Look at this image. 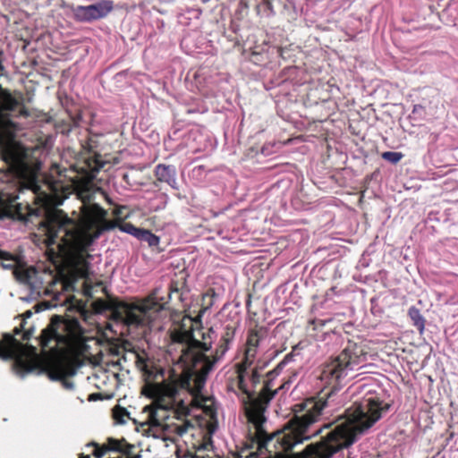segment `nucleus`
<instances>
[{
    "mask_svg": "<svg viewBox=\"0 0 458 458\" xmlns=\"http://www.w3.org/2000/svg\"><path fill=\"white\" fill-rule=\"evenodd\" d=\"M114 9L111 0H100L89 5H77L72 7V13L76 21L89 22L106 17Z\"/></svg>",
    "mask_w": 458,
    "mask_h": 458,
    "instance_id": "0eeeda50",
    "label": "nucleus"
},
{
    "mask_svg": "<svg viewBox=\"0 0 458 458\" xmlns=\"http://www.w3.org/2000/svg\"><path fill=\"white\" fill-rule=\"evenodd\" d=\"M92 445L95 446L93 455L97 458L103 457L107 450L121 451L120 443L114 439H109L108 445L106 447H98L95 443H92Z\"/></svg>",
    "mask_w": 458,
    "mask_h": 458,
    "instance_id": "ddd939ff",
    "label": "nucleus"
},
{
    "mask_svg": "<svg viewBox=\"0 0 458 458\" xmlns=\"http://www.w3.org/2000/svg\"><path fill=\"white\" fill-rule=\"evenodd\" d=\"M423 110H424V107L421 105H414L413 106V109H412V113L416 114V113H420V112H421Z\"/></svg>",
    "mask_w": 458,
    "mask_h": 458,
    "instance_id": "4be33fe9",
    "label": "nucleus"
},
{
    "mask_svg": "<svg viewBox=\"0 0 458 458\" xmlns=\"http://www.w3.org/2000/svg\"><path fill=\"white\" fill-rule=\"evenodd\" d=\"M113 418L118 424H125L130 419V413L127 410L120 405H115L113 408Z\"/></svg>",
    "mask_w": 458,
    "mask_h": 458,
    "instance_id": "2eb2a0df",
    "label": "nucleus"
},
{
    "mask_svg": "<svg viewBox=\"0 0 458 458\" xmlns=\"http://www.w3.org/2000/svg\"><path fill=\"white\" fill-rule=\"evenodd\" d=\"M155 176L157 181L167 183L173 189H178L176 169L174 166L159 164L155 167Z\"/></svg>",
    "mask_w": 458,
    "mask_h": 458,
    "instance_id": "9b49d317",
    "label": "nucleus"
},
{
    "mask_svg": "<svg viewBox=\"0 0 458 458\" xmlns=\"http://www.w3.org/2000/svg\"><path fill=\"white\" fill-rule=\"evenodd\" d=\"M80 458H89V455H81Z\"/></svg>",
    "mask_w": 458,
    "mask_h": 458,
    "instance_id": "a878e982",
    "label": "nucleus"
},
{
    "mask_svg": "<svg viewBox=\"0 0 458 458\" xmlns=\"http://www.w3.org/2000/svg\"><path fill=\"white\" fill-rule=\"evenodd\" d=\"M41 348V356L33 345H24L9 334L0 341V357L14 359L17 374L24 377L33 371L42 360L47 367L49 379L60 380L65 389L74 388L73 382L67 380L73 370L64 360L68 354H78L84 351L86 344L82 329L77 319H62L55 316L42 330L37 339Z\"/></svg>",
    "mask_w": 458,
    "mask_h": 458,
    "instance_id": "20e7f679",
    "label": "nucleus"
},
{
    "mask_svg": "<svg viewBox=\"0 0 458 458\" xmlns=\"http://www.w3.org/2000/svg\"><path fill=\"white\" fill-rule=\"evenodd\" d=\"M15 274L21 283L29 286L32 295L39 296L45 292L42 275L34 267L18 269Z\"/></svg>",
    "mask_w": 458,
    "mask_h": 458,
    "instance_id": "1a4fd4ad",
    "label": "nucleus"
},
{
    "mask_svg": "<svg viewBox=\"0 0 458 458\" xmlns=\"http://www.w3.org/2000/svg\"><path fill=\"white\" fill-rule=\"evenodd\" d=\"M31 315H32V312H31L30 310H27V311L23 314V317H24L25 318H30V317H31Z\"/></svg>",
    "mask_w": 458,
    "mask_h": 458,
    "instance_id": "5701e85b",
    "label": "nucleus"
},
{
    "mask_svg": "<svg viewBox=\"0 0 458 458\" xmlns=\"http://www.w3.org/2000/svg\"><path fill=\"white\" fill-rule=\"evenodd\" d=\"M365 361L366 354L361 348L350 345L324 367L321 379L337 388L352 372L362 368Z\"/></svg>",
    "mask_w": 458,
    "mask_h": 458,
    "instance_id": "39448f33",
    "label": "nucleus"
},
{
    "mask_svg": "<svg viewBox=\"0 0 458 458\" xmlns=\"http://www.w3.org/2000/svg\"><path fill=\"white\" fill-rule=\"evenodd\" d=\"M137 239L147 242L149 247H157L160 242L158 236L152 233L151 231L143 228H141L140 233L137 235Z\"/></svg>",
    "mask_w": 458,
    "mask_h": 458,
    "instance_id": "f8f14e48",
    "label": "nucleus"
},
{
    "mask_svg": "<svg viewBox=\"0 0 458 458\" xmlns=\"http://www.w3.org/2000/svg\"><path fill=\"white\" fill-rule=\"evenodd\" d=\"M382 158L392 164H397L403 158V154L400 152L386 151L382 154Z\"/></svg>",
    "mask_w": 458,
    "mask_h": 458,
    "instance_id": "a211bd4d",
    "label": "nucleus"
},
{
    "mask_svg": "<svg viewBox=\"0 0 458 458\" xmlns=\"http://www.w3.org/2000/svg\"><path fill=\"white\" fill-rule=\"evenodd\" d=\"M183 323L171 332V348L178 345L181 354L177 365L182 369L181 374H173L168 379L164 378L165 370L151 362L146 354L132 351L136 367L142 371L146 381L144 392L154 401L151 405L145 406L143 412L147 414L146 423L153 430L163 435L165 439L174 440L182 437L193 425L185 420L189 409L179 398L180 389H191V380L196 387L201 388L208 375L213 370L215 364L221 360L229 350L220 345L215 355L210 359L204 352L212 346V328L207 333L198 330L194 332L193 323Z\"/></svg>",
    "mask_w": 458,
    "mask_h": 458,
    "instance_id": "7ed1b4c3",
    "label": "nucleus"
},
{
    "mask_svg": "<svg viewBox=\"0 0 458 458\" xmlns=\"http://www.w3.org/2000/svg\"><path fill=\"white\" fill-rule=\"evenodd\" d=\"M33 331H34V329H33V328H29V329H27V330L24 332V334H23V339H24V340H29V339L31 337V335H32V334H33Z\"/></svg>",
    "mask_w": 458,
    "mask_h": 458,
    "instance_id": "412c9836",
    "label": "nucleus"
},
{
    "mask_svg": "<svg viewBox=\"0 0 458 458\" xmlns=\"http://www.w3.org/2000/svg\"><path fill=\"white\" fill-rule=\"evenodd\" d=\"M267 329L264 327H257L248 333L244 360L241 368L247 369L255 360L258 348L266 341Z\"/></svg>",
    "mask_w": 458,
    "mask_h": 458,
    "instance_id": "6e6552de",
    "label": "nucleus"
},
{
    "mask_svg": "<svg viewBox=\"0 0 458 458\" xmlns=\"http://www.w3.org/2000/svg\"><path fill=\"white\" fill-rule=\"evenodd\" d=\"M0 110L18 111V116H30L29 110L21 104V96L19 98L12 95L10 91L0 87Z\"/></svg>",
    "mask_w": 458,
    "mask_h": 458,
    "instance_id": "9d476101",
    "label": "nucleus"
},
{
    "mask_svg": "<svg viewBox=\"0 0 458 458\" xmlns=\"http://www.w3.org/2000/svg\"><path fill=\"white\" fill-rule=\"evenodd\" d=\"M120 231L131 234L137 238V235L140 233L141 228L136 227L131 223H124L123 225H118Z\"/></svg>",
    "mask_w": 458,
    "mask_h": 458,
    "instance_id": "f3484780",
    "label": "nucleus"
},
{
    "mask_svg": "<svg viewBox=\"0 0 458 458\" xmlns=\"http://www.w3.org/2000/svg\"><path fill=\"white\" fill-rule=\"evenodd\" d=\"M409 317L413 322V325L420 330V332H423L425 328V319L423 316L420 314V311L416 307H411L408 310Z\"/></svg>",
    "mask_w": 458,
    "mask_h": 458,
    "instance_id": "4468645a",
    "label": "nucleus"
},
{
    "mask_svg": "<svg viewBox=\"0 0 458 458\" xmlns=\"http://www.w3.org/2000/svg\"><path fill=\"white\" fill-rule=\"evenodd\" d=\"M19 332H20V329L16 327V328L14 329V333H15L16 335H18V334H19Z\"/></svg>",
    "mask_w": 458,
    "mask_h": 458,
    "instance_id": "393cba45",
    "label": "nucleus"
},
{
    "mask_svg": "<svg viewBox=\"0 0 458 458\" xmlns=\"http://www.w3.org/2000/svg\"><path fill=\"white\" fill-rule=\"evenodd\" d=\"M259 374L257 369H254L251 373V381L253 384H257L259 381Z\"/></svg>",
    "mask_w": 458,
    "mask_h": 458,
    "instance_id": "aec40b11",
    "label": "nucleus"
},
{
    "mask_svg": "<svg viewBox=\"0 0 458 458\" xmlns=\"http://www.w3.org/2000/svg\"><path fill=\"white\" fill-rule=\"evenodd\" d=\"M6 256H7L6 252L0 251V259H5Z\"/></svg>",
    "mask_w": 458,
    "mask_h": 458,
    "instance_id": "b1692460",
    "label": "nucleus"
},
{
    "mask_svg": "<svg viewBox=\"0 0 458 458\" xmlns=\"http://www.w3.org/2000/svg\"><path fill=\"white\" fill-rule=\"evenodd\" d=\"M163 309L153 295L136 303H118L114 311V318L128 327H145L154 321Z\"/></svg>",
    "mask_w": 458,
    "mask_h": 458,
    "instance_id": "423d86ee",
    "label": "nucleus"
},
{
    "mask_svg": "<svg viewBox=\"0 0 458 458\" xmlns=\"http://www.w3.org/2000/svg\"><path fill=\"white\" fill-rule=\"evenodd\" d=\"M211 445H212V442H211L210 437L204 438L203 442L201 444H199L198 450L207 451V450L210 449Z\"/></svg>",
    "mask_w": 458,
    "mask_h": 458,
    "instance_id": "6ab92c4d",
    "label": "nucleus"
},
{
    "mask_svg": "<svg viewBox=\"0 0 458 458\" xmlns=\"http://www.w3.org/2000/svg\"><path fill=\"white\" fill-rule=\"evenodd\" d=\"M239 387L246 397L242 400L248 422L254 429L253 437L257 441L258 449H263L276 458H284V453L292 450L295 445L310 439L320 433L321 428L311 430L324 411L330 406L332 392L327 398L309 399L299 406L303 413L295 416L288 422V427L283 432H268V423L266 416L267 404L273 399L276 391H272L267 383L257 397H252L245 388L243 376L239 375ZM388 403L380 401L377 396H369L347 410L346 419L339 422L331 430L325 440L318 444L309 445L294 458H330L342 448L352 445L358 437L365 434L382 416L388 411Z\"/></svg>",
    "mask_w": 458,
    "mask_h": 458,
    "instance_id": "f03ea898",
    "label": "nucleus"
},
{
    "mask_svg": "<svg viewBox=\"0 0 458 458\" xmlns=\"http://www.w3.org/2000/svg\"><path fill=\"white\" fill-rule=\"evenodd\" d=\"M235 330L232 327H226L225 328V332L221 338V344L224 346H227V348H230V344L233 342L234 338Z\"/></svg>",
    "mask_w": 458,
    "mask_h": 458,
    "instance_id": "dca6fc26",
    "label": "nucleus"
},
{
    "mask_svg": "<svg viewBox=\"0 0 458 458\" xmlns=\"http://www.w3.org/2000/svg\"><path fill=\"white\" fill-rule=\"evenodd\" d=\"M4 161L20 180L13 191L0 193V219L4 217L29 220L45 216V242L52 255L63 258L76 278H88L91 274L88 248L103 232L117 226L106 218L107 212L98 204H88L96 191L94 179L102 165L94 161L77 169L72 179L74 191L82 201L81 214L76 220L69 218L62 210L53 209L63 204L64 197L55 187L38 183L40 169L30 157L28 149L15 141L5 142L1 149Z\"/></svg>",
    "mask_w": 458,
    "mask_h": 458,
    "instance_id": "f257e3e1",
    "label": "nucleus"
}]
</instances>
